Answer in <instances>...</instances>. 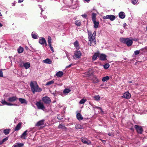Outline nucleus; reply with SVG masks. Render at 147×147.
I'll return each mask as SVG.
<instances>
[{
	"label": "nucleus",
	"instance_id": "obj_1",
	"mask_svg": "<svg viewBox=\"0 0 147 147\" xmlns=\"http://www.w3.org/2000/svg\"><path fill=\"white\" fill-rule=\"evenodd\" d=\"M4 97L6 99L8 102L6 101L4 99H2L1 102L3 105H6L9 106H16L17 105L16 104H12L11 103V102H15L18 100V98L16 96H8L7 98V96L4 95Z\"/></svg>",
	"mask_w": 147,
	"mask_h": 147
},
{
	"label": "nucleus",
	"instance_id": "obj_2",
	"mask_svg": "<svg viewBox=\"0 0 147 147\" xmlns=\"http://www.w3.org/2000/svg\"><path fill=\"white\" fill-rule=\"evenodd\" d=\"M31 90L34 94L35 92H41L42 90L40 88L37 83L35 82H31L30 84Z\"/></svg>",
	"mask_w": 147,
	"mask_h": 147
},
{
	"label": "nucleus",
	"instance_id": "obj_3",
	"mask_svg": "<svg viewBox=\"0 0 147 147\" xmlns=\"http://www.w3.org/2000/svg\"><path fill=\"white\" fill-rule=\"evenodd\" d=\"M88 39L89 42L88 45L90 46L92 42H94L95 45L96 44L95 36L92 35V32L88 30Z\"/></svg>",
	"mask_w": 147,
	"mask_h": 147
},
{
	"label": "nucleus",
	"instance_id": "obj_4",
	"mask_svg": "<svg viewBox=\"0 0 147 147\" xmlns=\"http://www.w3.org/2000/svg\"><path fill=\"white\" fill-rule=\"evenodd\" d=\"M120 41L121 42L125 44L128 47L131 45L133 43L132 40L128 38H120Z\"/></svg>",
	"mask_w": 147,
	"mask_h": 147
},
{
	"label": "nucleus",
	"instance_id": "obj_5",
	"mask_svg": "<svg viewBox=\"0 0 147 147\" xmlns=\"http://www.w3.org/2000/svg\"><path fill=\"white\" fill-rule=\"evenodd\" d=\"M82 55L81 52L79 51H76L74 52L73 58L75 59H78L80 58Z\"/></svg>",
	"mask_w": 147,
	"mask_h": 147
},
{
	"label": "nucleus",
	"instance_id": "obj_6",
	"mask_svg": "<svg viewBox=\"0 0 147 147\" xmlns=\"http://www.w3.org/2000/svg\"><path fill=\"white\" fill-rule=\"evenodd\" d=\"M115 16L113 15H107L106 16H103L102 18L103 19H109L111 21H113L115 19Z\"/></svg>",
	"mask_w": 147,
	"mask_h": 147
},
{
	"label": "nucleus",
	"instance_id": "obj_7",
	"mask_svg": "<svg viewBox=\"0 0 147 147\" xmlns=\"http://www.w3.org/2000/svg\"><path fill=\"white\" fill-rule=\"evenodd\" d=\"M36 105L38 109H40L43 110L45 109V107L43 103L41 102L40 101L37 102L36 104Z\"/></svg>",
	"mask_w": 147,
	"mask_h": 147
},
{
	"label": "nucleus",
	"instance_id": "obj_8",
	"mask_svg": "<svg viewBox=\"0 0 147 147\" xmlns=\"http://www.w3.org/2000/svg\"><path fill=\"white\" fill-rule=\"evenodd\" d=\"M134 127L136 129L138 133L141 134L143 131V129L142 127L138 125H135Z\"/></svg>",
	"mask_w": 147,
	"mask_h": 147
},
{
	"label": "nucleus",
	"instance_id": "obj_9",
	"mask_svg": "<svg viewBox=\"0 0 147 147\" xmlns=\"http://www.w3.org/2000/svg\"><path fill=\"white\" fill-rule=\"evenodd\" d=\"M48 43L49 46L52 52H54V50L53 47L51 46V38L50 36H49L48 38Z\"/></svg>",
	"mask_w": 147,
	"mask_h": 147
},
{
	"label": "nucleus",
	"instance_id": "obj_10",
	"mask_svg": "<svg viewBox=\"0 0 147 147\" xmlns=\"http://www.w3.org/2000/svg\"><path fill=\"white\" fill-rule=\"evenodd\" d=\"M42 100L44 103L47 104L51 102L50 98L47 96L43 97L42 98Z\"/></svg>",
	"mask_w": 147,
	"mask_h": 147
},
{
	"label": "nucleus",
	"instance_id": "obj_11",
	"mask_svg": "<svg viewBox=\"0 0 147 147\" xmlns=\"http://www.w3.org/2000/svg\"><path fill=\"white\" fill-rule=\"evenodd\" d=\"M81 140L82 142L84 144L89 145L91 143V142L86 138H81Z\"/></svg>",
	"mask_w": 147,
	"mask_h": 147
},
{
	"label": "nucleus",
	"instance_id": "obj_12",
	"mask_svg": "<svg viewBox=\"0 0 147 147\" xmlns=\"http://www.w3.org/2000/svg\"><path fill=\"white\" fill-rule=\"evenodd\" d=\"M39 43L42 45H43L45 44L46 46L47 45V44L45 39L43 38H41L39 40Z\"/></svg>",
	"mask_w": 147,
	"mask_h": 147
},
{
	"label": "nucleus",
	"instance_id": "obj_13",
	"mask_svg": "<svg viewBox=\"0 0 147 147\" xmlns=\"http://www.w3.org/2000/svg\"><path fill=\"white\" fill-rule=\"evenodd\" d=\"M131 96V94L129 92H127L124 94L123 97L126 99H129L130 98Z\"/></svg>",
	"mask_w": 147,
	"mask_h": 147
},
{
	"label": "nucleus",
	"instance_id": "obj_14",
	"mask_svg": "<svg viewBox=\"0 0 147 147\" xmlns=\"http://www.w3.org/2000/svg\"><path fill=\"white\" fill-rule=\"evenodd\" d=\"M45 120L44 119H42L40 121H39L35 125L37 126H40L41 125H44V123Z\"/></svg>",
	"mask_w": 147,
	"mask_h": 147
},
{
	"label": "nucleus",
	"instance_id": "obj_15",
	"mask_svg": "<svg viewBox=\"0 0 147 147\" xmlns=\"http://www.w3.org/2000/svg\"><path fill=\"white\" fill-rule=\"evenodd\" d=\"M28 130H26L24 131L20 136V138L24 139H25L26 138L27 132H28Z\"/></svg>",
	"mask_w": 147,
	"mask_h": 147
},
{
	"label": "nucleus",
	"instance_id": "obj_16",
	"mask_svg": "<svg viewBox=\"0 0 147 147\" xmlns=\"http://www.w3.org/2000/svg\"><path fill=\"white\" fill-rule=\"evenodd\" d=\"M119 16L120 18L123 19L125 18V15L124 12L121 11L119 13Z\"/></svg>",
	"mask_w": 147,
	"mask_h": 147
},
{
	"label": "nucleus",
	"instance_id": "obj_17",
	"mask_svg": "<svg viewBox=\"0 0 147 147\" xmlns=\"http://www.w3.org/2000/svg\"><path fill=\"white\" fill-rule=\"evenodd\" d=\"M31 35L32 38L35 39H37L38 37V35L34 32H32Z\"/></svg>",
	"mask_w": 147,
	"mask_h": 147
},
{
	"label": "nucleus",
	"instance_id": "obj_18",
	"mask_svg": "<svg viewBox=\"0 0 147 147\" xmlns=\"http://www.w3.org/2000/svg\"><path fill=\"white\" fill-rule=\"evenodd\" d=\"M23 66L26 69H27L30 67V64L29 62L23 63Z\"/></svg>",
	"mask_w": 147,
	"mask_h": 147
},
{
	"label": "nucleus",
	"instance_id": "obj_19",
	"mask_svg": "<svg viewBox=\"0 0 147 147\" xmlns=\"http://www.w3.org/2000/svg\"><path fill=\"white\" fill-rule=\"evenodd\" d=\"M92 22L94 24V28H98L99 25V22L98 21H94Z\"/></svg>",
	"mask_w": 147,
	"mask_h": 147
},
{
	"label": "nucleus",
	"instance_id": "obj_20",
	"mask_svg": "<svg viewBox=\"0 0 147 147\" xmlns=\"http://www.w3.org/2000/svg\"><path fill=\"white\" fill-rule=\"evenodd\" d=\"M106 57V55L104 54H101L100 55V59L101 60H105Z\"/></svg>",
	"mask_w": 147,
	"mask_h": 147
},
{
	"label": "nucleus",
	"instance_id": "obj_21",
	"mask_svg": "<svg viewBox=\"0 0 147 147\" xmlns=\"http://www.w3.org/2000/svg\"><path fill=\"white\" fill-rule=\"evenodd\" d=\"M77 119L79 120H81L83 119V117L80 113H78L76 115Z\"/></svg>",
	"mask_w": 147,
	"mask_h": 147
},
{
	"label": "nucleus",
	"instance_id": "obj_22",
	"mask_svg": "<svg viewBox=\"0 0 147 147\" xmlns=\"http://www.w3.org/2000/svg\"><path fill=\"white\" fill-rule=\"evenodd\" d=\"M74 45L76 49H79L80 47L79 45V43L77 40H76L74 42Z\"/></svg>",
	"mask_w": 147,
	"mask_h": 147
},
{
	"label": "nucleus",
	"instance_id": "obj_23",
	"mask_svg": "<svg viewBox=\"0 0 147 147\" xmlns=\"http://www.w3.org/2000/svg\"><path fill=\"white\" fill-rule=\"evenodd\" d=\"M8 139L7 137H6L4 139H2L1 137H0V145L2 144L4 142L6 141Z\"/></svg>",
	"mask_w": 147,
	"mask_h": 147
},
{
	"label": "nucleus",
	"instance_id": "obj_24",
	"mask_svg": "<svg viewBox=\"0 0 147 147\" xmlns=\"http://www.w3.org/2000/svg\"><path fill=\"white\" fill-rule=\"evenodd\" d=\"M22 125L21 123H19L17 125L15 129V131H18L20 130L21 128V126Z\"/></svg>",
	"mask_w": 147,
	"mask_h": 147
},
{
	"label": "nucleus",
	"instance_id": "obj_25",
	"mask_svg": "<svg viewBox=\"0 0 147 147\" xmlns=\"http://www.w3.org/2000/svg\"><path fill=\"white\" fill-rule=\"evenodd\" d=\"M19 100L21 104H26L27 103V101L24 98H19Z\"/></svg>",
	"mask_w": 147,
	"mask_h": 147
},
{
	"label": "nucleus",
	"instance_id": "obj_26",
	"mask_svg": "<svg viewBox=\"0 0 147 147\" xmlns=\"http://www.w3.org/2000/svg\"><path fill=\"white\" fill-rule=\"evenodd\" d=\"M24 146V144L21 143H17L13 145V147H22Z\"/></svg>",
	"mask_w": 147,
	"mask_h": 147
},
{
	"label": "nucleus",
	"instance_id": "obj_27",
	"mask_svg": "<svg viewBox=\"0 0 147 147\" xmlns=\"http://www.w3.org/2000/svg\"><path fill=\"white\" fill-rule=\"evenodd\" d=\"M93 77L92 80L94 83H96L99 82V80L96 76H93Z\"/></svg>",
	"mask_w": 147,
	"mask_h": 147
},
{
	"label": "nucleus",
	"instance_id": "obj_28",
	"mask_svg": "<svg viewBox=\"0 0 147 147\" xmlns=\"http://www.w3.org/2000/svg\"><path fill=\"white\" fill-rule=\"evenodd\" d=\"M63 75V72L62 71H59L56 73V75L58 77H61Z\"/></svg>",
	"mask_w": 147,
	"mask_h": 147
},
{
	"label": "nucleus",
	"instance_id": "obj_29",
	"mask_svg": "<svg viewBox=\"0 0 147 147\" xmlns=\"http://www.w3.org/2000/svg\"><path fill=\"white\" fill-rule=\"evenodd\" d=\"M96 14L94 13H92V21H96Z\"/></svg>",
	"mask_w": 147,
	"mask_h": 147
},
{
	"label": "nucleus",
	"instance_id": "obj_30",
	"mask_svg": "<svg viewBox=\"0 0 147 147\" xmlns=\"http://www.w3.org/2000/svg\"><path fill=\"white\" fill-rule=\"evenodd\" d=\"M99 56V54L98 53H95L93 55L92 57V59L94 61L96 59L97 57Z\"/></svg>",
	"mask_w": 147,
	"mask_h": 147
},
{
	"label": "nucleus",
	"instance_id": "obj_31",
	"mask_svg": "<svg viewBox=\"0 0 147 147\" xmlns=\"http://www.w3.org/2000/svg\"><path fill=\"white\" fill-rule=\"evenodd\" d=\"M43 62L46 63L50 64L51 63V61L49 59H47L43 60Z\"/></svg>",
	"mask_w": 147,
	"mask_h": 147
},
{
	"label": "nucleus",
	"instance_id": "obj_32",
	"mask_svg": "<svg viewBox=\"0 0 147 147\" xmlns=\"http://www.w3.org/2000/svg\"><path fill=\"white\" fill-rule=\"evenodd\" d=\"M71 91V90L69 88H65V89L63 91V93L65 94H67L69 93Z\"/></svg>",
	"mask_w": 147,
	"mask_h": 147
},
{
	"label": "nucleus",
	"instance_id": "obj_33",
	"mask_svg": "<svg viewBox=\"0 0 147 147\" xmlns=\"http://www.w3.org/2000/svg\"><path fill=\"white\" fill-rule=\"evenodd\" d=\"M24 49L23 47H20L18 49V51L19 53H22L23 52Z\"/></svg>",
	"mask_w": 147,
	"mask_h": 147
},
{
	"label": "nucleus",
	"instance_id": "obj_34",
	"mask_svg": "<svg viewBox=\"0 0 147 147\" xmlns=\"http://www.w3.org/2000/svg\"><path fill=\"white\" fill-rule=\"evenodd\" d=\"M93 108L95 110L96 109L98 110H100V112L102 113H103V112L102 108L101 107L94 105L93 106Z\"/></svg>",
	"mask_w": 147,
	"mask_h": 147
},
{
	"label": "nucleus",
	"instance_id": "obj_35",
	"mask_svg": "<svg viewBox=\"0 0 147 147\" xmlns=\"http://www.w3.org/2000/svg\"><path fill=\"white\" fill-rule=\"evenodd\" d=\"M109 79V77L108 76L104 77L102 78V81L103 82H105Z\"/></svg>",
	"mask_w": 147,
	"mask_h": 147
},
{
	"label": "nucleus",
	"instance_id": "obj_36",
	"mask_svg": "<svg viewBox=\"0 0 147 147\" xmlns=\"http://www.w3.org/2000/svg\"><path fill=\"white\" fill-rule=\"evenodd\" d=\"M10 131L9 129H6L4 130L3 132L5 134L7 135L9 133Z\"/></svg>",
	"mask_w": 147,
	"mask_h": 147
},
{
	"label": "nucleus",
	"instance_id": "obj_37",
	"mask_svg": "<svg viewBox=\"0 0 147 147\" xmlns=\"http://www.w3.org/2000/svg\"><path fill=\"white\" fill-rule=\"evenodd\" d=\"M75 24L76 25L78 26H80L81 24L80 21L79 20L75 21Z\"/></svg>",
	"mask_w": 147,
	"mask_h": 147
},
{
	"label": "nucleus",
	"instance_id": "obj_38",
	"mask_svg": "<svg viewBox=\"0 0 147 147\" xmlns=\"http://www.w3.org/2000/svg\"><path fill=\"white\" fill-rule=\"evenodd\" d=\"M75 127L76 129H80L83 128V126L80 124H77L76 125Z\"/></svg>",
	"mask_w": 147,
	"mask_h": 147
},
{
	"label": "nucleus",
	"instance_id": "obj_39",
	"mask_svg": "<svg viewBox=\"0 0 147 147\" xmlns=\"http://www.w3.org/2000/svg\"><path fill=\"white\" fill-rule=\"evenodd\" d=\"M94 99L96 101H98L100 100V96L99 95H97L95 96L94 97Z\"/></svg>",
	"mask_w": 147,
	"mask_h": 147
},
{
	"label": "nucleus",
	"instance_id": "obj_40",
	"mask_svg": "<svg viewBox=\"0 0 147 147\" xmlns=\"http://www.w3.org/2000/svg\"><path fill=\"white\" fill-rule=\"evenodd\" d=\"M58 128L59 129H66V127L65 125L62 124H60L58 126Z\"/></svg>",
	"mask_w": 147,
	"mask_h": 147
},
{
	"label": "nucleus",
	"instance_id": "obj_41",
	"mask_svg": "<svg viewBox=\"0 0 147 147\" xmlns=\"http://www.w3.org/2000/svg\"><path fill=\"white\" fill-rule=\"evenodd\" d=\"M131 2L132 4L137 5L138 4V0H131Z\"/></svg>",
	"mask_w": 147,
	"mask_h": 147
},
{
	"label": "nucleus",
	"instance_id": "obj_42",
	"mask_svg": "<svg viewBox=\"0 0 147 147\" xmlns=\"http://www.w3.org/2000/svg\"><path fill=\"white\" fill-rule=\"evenodd\" d=\"M86 99L84 98L82 99L80 101V104H83L86 101Z\"/></svg>",
	"mask_w": 147,
	"mask_h": 147
},
{
	"label": "nucleus",
	"instance_id": "obj_43",
	"mask_svg": "<svg viewBox=\"0 0 147 147\" xmlns=\"http://www.w3.org/2000/svg\"><path fill=\"white\" fill-rule=\"evenodd\" d=\"M54 81L52 80L51 81L48 82L46 84V85H49L54 83Z\"/></svg>",
	"mask_w": 147,
	"mask_h": 147
},
{
	"label": "nucleus",
	"instance_id": "obj_44",
	"mask_svg": "<svg viewBox=\"0 0 147 147\" xmlns=\"http://www.w3.org/2000/svg\"><path fill=\"white\" fill-rule=\"evenodd\" d=\"M109 67V63H106L104 65V68L105 69H108Z\"/></svg>",
	"mask_w": 147,
	"mask_h": 147
},
{
	"label": "nucleus",
	"instance_id": "obj_45",
	"mask_svg": "<svg viewBox=\"0 0 147 147\" xmlns=\"http://www.w3.org/2000/svg\"><path fill=\"white\" fill-rule=\"evenodd\" d=\"M66 56L69 59V60L70 61L71 60L70 58V55L68 53H66Z\"/></svg>",
	"mask_w": 147,
	"mask_h": 147
},
{
	"label": "nucleus",
	"instance_id": "obj_46",
	"mask_svg": "<svg viewBox=\"0 0 147 147\" xmlns=\"http://www.w3.org/2000/svg\"><path fill=\"white\" fill-rule=\"evenodd\" d=\"M140 53V51H134V54L135 55H137L138 54Z\"/></svg>",
	"mask_w": 147,
	"mask_h": 147
},
{
	"label": "nucleus",
	"instance_id": "obj_47",
	"mask_svg": "<svg viewBox=\"0 0 147 147\" xmlns=\"http://www.w3.org/2000/svg\"><path fill=\"white\" fill-rule=\"evenodd\" d=\"M3 75L2 71L1 70H0V77H3Z\"/></svg>",
	"mask_w": 147,
	"mask_h": 147
},
{
	"label": "nucleus",
	"instance_id": "obj_48",
	"mask_svg": "<svg viewBox=\"0 0 147 147\" xmlns=\"http://www.w3.org/2000/svg\"><path fill=\"white\" fill-rule=\"evenodd\" d=\"M108 135L110 136H114L113 133H108Z\"/></svg>",
	"mask_w": 147,
	"mask_h": 147
},
{
	"label": "nucleus",
	"instance_id": "obj_49",
	"mask_svg": "<svg viewBox=\"0 0 147 147\" xmlns=\"http://www.w3.org/2000/svg\"><path fill=\"white\" fill-rule=\"evenodd\" d=\"M39 7L40 8H41V14L42 15V12L43 11H44V10L41 8V6L40 5H39Z\"/></svg>",
	"mask_w": 147,
	"mask_h": 147
},
{
	"label": "nucleus",
	"instance_id": "obj_50",
	"mask_svg": "<svg viewBox=\"0 0 147 147\" xmlns=\"http://www.w3.org/2000/svg\"><path fill=\"white\" fill-rule=\"evenodd\" d=\"M74 65L73 64H71L70 65H69L68 66H67L66 67V68H67L69 67H71L72 65Z\"/></svg>",
	"mask_w": 147,
	"mask_h": 147
},
{
	"label": "nucleus",
	"instance_id": "obj_51",
	"mask_svg": "<svg viewBox=\"0 0 147 147\" xmlns=\"http://www.w3.org/2000/svg\"><path fill=\"white\" fill-rule=\"evenodd\" d=\"M96 32L95 31L93 33V34L92 33V35H93L94 36H96Z\"/></svg>",
	"mask_w": 147,
	"mask_h": 147
},
{
	"label": "nucleus",
	"instance_id": "obj_52",
	"mask_svg": "<svg viewBox=\"0 0 147 147\" xmlns=\"http://www.w3.org/2000/svg\"><path fill=\"white\" fill-rule=\"evenodd\" d=\"M82 16L83 18H86L87 17V15L86 14H84L82 15Z\"/></svg>",
	"mask_w": 147,
	"mask_h": 147
},
{
	"label": "nucleus",
	"instance_id": "obj_53",
	"mask_svg": "<svg viewBox=\"0 0 147 147\" xmlns=\"http://www.w3.org/2000/svg\"><path fill=\"white\" fill-rule=\"evenodd\" d=\"M132 41H137L138 40V39H132Z\"/></svg>",
	"mask_w": 147,
	"mask_h": 147
},
{
	"label": "nucleus",
	"instance_id": "obj_54",
	"mask_svg": "<svg viewBox=\"0 0 147 147\" xmlns=\"http://www.w3.org/2000/svg\"><path fill=\"white\" fill-rule=\"evenodd\" d=\"M24 0H19L18 2L19 3H21L23 2Z\"/></svg>",
	"mask_w": 147,
	"mask_h": 147
},
{
	"label": "nucleus",
	"instance_id": "obj_55",
	"mask_svg": "<svg viewBox=\"0 0 147 147\" xmlns=\"http://www.w3.org/2000/svg\"><path fill=\"white\" fill-rule=\"evenodd\" d=\"M20 66L21 67H24L23 66V64L22 65V63H21L20 64Z\"/></svg>",
	"mask_w": 147,
	"mask_h": 147
},
{
	"label": "nucleus",
	"instance_id": "obj_56",
	"mask_svg": "<svg viewBox=\"0 0 147 147\" xmlns=\"http://www.w3.org/2000/svg\"><path fill=\"white\" fill-rule=\"evenodd\" d=\"M2 24L1 23H0V27H2Z\"/></svg>",
	"mask_w": 147,
	"mask_h": 147
},
{
	"label": "nucleus",
	"instance_id": "obj_57",
	"mask_svg": "<svg viewBox=\"0 0 147 147\" xmlns=\"http://www.w3.org/2000/svg\"><path fill=\"white\" fill-rule=\"evenodd\" d=\"M102 142L103 143H105V142L106 141L105 140H102Z\"/></svg>",
	"mask_w": 147,
	"mask_h": 147
},
{
	"label": "nucleus",
	"instance_id": "obj_58",
	"mask_svg": "<svg viewBox=\"0 0 147 147\" xmlns=\"http://www.w3.org/2000/svg\"><path fill=\"white\" fill-rule=\"evenodd\" d=\"M84 1L86 2H88L90 0H84Z\"/></svg>",
	"mask_w": 147,
	"mask_h": 147
},
{
	"label": "nucleus",
	"instance_id": "obj_59",
	"mask_svg": "<svg viewBox=\"0 0 147 147\" xmlns=\"http://www.w3.org/2000/svg\"><path fill=\"white\" fill-rule=\"evenodd\" d=\"M57 118H58V119H62V118H59L58 117H57Z\"/></svg>",
	"mask_w": 147,
	"mask_h": 147
},
{
	"label": "nucleus",
	"instance_id": "obj_60",
	"mask_svg": "<svg viewBox=\"0 0 147 147\" xmlns=\"http://www.w3.org/2000/svg\"><path fill=\"white\" fill-rule=\"evenodd\" d=\"M43 18L45 19L46 18V17L45 16L44 17H43Z\"/></svg>",
	"mask_w": 147,
	"mask_h": 147
},
{
	"label": "nucleus",
	"instance_id": "obj_61",
	"mask_svg": "<svg viewBox=\"0 0 147 147\" xmlns=\"http://www.w3.org/2000/svg\"><path fill=\"white\" fill-rule=\"evenodd\" d=\"M2 15L1 14V12H0V16H2Z\"/></svg>",
	"mask_w": 147,
	"mask_h": 147
},
{
	"label": "nucleus",
	"instance_id": "obj_62",
	"mask_svg": "<svg viewBox=\"0 0 147 147\" xmlns=\"http://www.w3.org/2000/svg\"><path fill=\"white\" fill-rule=\"evenodd\" d=\"M129 82L130 83H132V82L131 81H129Z\"/></svg>",
	"mask_w": 147,
	"mask_h": 147
},
{
	"label": "nucleus",
	"instance_id": "obj_63",
	"mask_svg": "<svg viewBox=\"0 0 147 147\" xmlns=\"http://www.w3.org/2000/svg\"><path fill=\"white\" fill-rule=\"evenodd\" d=\"M146 30L147 31V27H146Z\"/></svg>",
	"mask_w": 147,
	"mask_h": 147
},
{
	"label": "nucleus",
	"instance_id": "obj_64",
	"mask_svg": "<svg viewBox=\"0 0 147 147\" xmlns=\"http://www.w3.org/2000/svg\"><path fill=\"white\" fill-rule=\"evenodd\" d=\"M120 33H122V32H120Z\"/></svg>",
	"mask_w": 147,
	"mask_h": 147
}]
</instances>
